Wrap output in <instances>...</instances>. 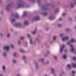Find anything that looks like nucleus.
<instances>
[{
    "mask_svg": "<svg viewBox=\"0 0 76 76\" xmlns=\"http://www.w3.org/2000/svg\"><path fill=\"white\" fill-rule=\"evenodd\" d=\"M29 7V5L25 3H24L23 1L19 0L18 3V8H27Z\"/></svg>",
    "mask_w": 76,
    "mask_h": 76,
    "instance_id": "1",
    "label": "nucleus"
},
{
    "mask_svg": "<svg viewBox=\"0 0 76 76\" xmlns=\"http://www.w3.org/2000/svg\"><path fill=\"white\" fill-rule=\"evenodd\" d=\"M15 18L12 19L11 21V23H12L14 26H22V24L21 23H15ZM14 23H15V24H14Z\"/></svg>",
    "mask_w": 76,
    "mask_h": 76,
    "instance_id": "2",
    "label": "nucleus"
},
{
    "mask_svg": "<svg viewBox=\"0 0 76 76\" xmlns=\"http://www.w3.org/2000/svg\"><path fill=\"white\" fill-rule=\"evenodd\" d=\"M51 4L50 3H47L45 4V6H43L42 8V10H48V8L50 6Z\"/></svg>",
    "mask_w": 76,
    "mask_h": 76,
    "instance_id": "3",
    "label": "nucleus"
},
{
    "mask_svg": "<svg viewBox=\"0 0 76 76\" xmlns=\"http://www.w3.org/2000/svg\"><path fill=\"white\" fill-rule=\"evenodd\" d=\"M75 5L76 6V1L75 2H71L70 4V7L71 8H74Z\"/></svg>",
    "mask_w": 76,
    "mask_h": 76,
    "instance_id": "4",
    "label": "nucleus"
},
{
    "mask_svg": "<svg viewBox=\"0 0 76 76\" xmlns=\"http://www.w3.org/2000/svg\"><path fill=\"white\" fill-rule=\"evenodd\" d=\"M34 63L35 66V69L37 70H38V69L39 68V66L38 63L37 62H34Z\"/></svg>",
    "mask_w": 76,
    "mask_h": 76,
    "instance_id": "5",
    "label": "nucleus"
},
{
    "mask_svg": "<svg viewBox=\"0 0 76 76\" xmlns=\"http://www.w3.org/2000/svg\"><path fill=\"white\" fill-rule=\"evenodd\" d=\"M12 6V4L11 3L9 4L6 7V9L7 10L9 11L10 10V9L11 6Z\"/></svg>",
    "mask_w": 76,
    "mask_h": 76,
    "instance_id": "6",
    "label": "nucleus"
},
{
    "mask_svg": "<svg viewBox=\"0 0 76 76\" xmlns=\"http://www.w3.org/2000/svg\"><path fill=\"white\" fill-rule=\"evenodd\" d=\"M65 48V45H63L60 48V53H63V51L64 50V48Z\"/></svg>",
    "mask_w": 76,
    "mask_h": 76,
    "instance_id": "7",
    "label": "nucleus"
},
{
    "mask_svg": "<svg viewBox=\"0 0 76 76\" xmlns=\"http://www.w3.org/2000/svg\"><path fill=\"white\" fill-rule=\"evenodd\" d=\"M76 42V40L74 39H72L71 41H69L67 43V44L70 45V44H71V42Z\"/></svg>",
    "mask_w": 76,
    "mask_h": 76,
    "instance_id": "8",
    "label": "nucleus"
},
{
    "mask_svg": "<svg viewBox=\"0 0 76 76\" xmlns=\"http://www.w3.org/2000/svg\"><path fill=\"white\" fill-rule=\"evenodd\" d=\"M11 16H15V18H19V15H18V13H16L15 14H14L13 13H12L11 14Z\"/></svg>",
    "mask_w": 76,
    "mask_h": 76,
    "instance_id": "9",
    "label": "nucleus"
},
{
    "mask_svg": "<svg viewBox=\"0 0 76 76\" xmlns=\"http://www.w3.org/2000/svg\"><path fill=\"white\" fill-rule=\"evenodd\" d=\"M40 19V18L39 16H37L34 18L33 19V21H35V20H38Z\"/></svg>",
    "mask_w": 76,
    "mask_h": 76,
    "instance_id": "10",
    "label": "nucleus"
},
{
    "mask_svg": "<svg viewBox=\"0 0 76 76\" xmlns=\"http://www.w3.org/2000/svg\"><path fill=\"white\" fill-rule=\"evenodd\" d=\"M39 61H40V62H42V64L43 65H44L45 64V59L44 58H43L42 59H39Z\"/></svg>",
    "mask_w": 76,
    "mask_h": 76,
    "instance_id": "11",
    "label": "nucleus"
},
{
    "mask_svg": "<svg viewBox=\"0 0 76 76\" xmlns=\"http://www.w3.org/2000/svg\"><path fill=\"white\" fill-rule=\"evenodd\" d=\"M69 45L72 48L70 50L71 52H73L75 50V48L74 47V46H73V45Z\"/></svg>",
    "mask_w": 76,
    "mask_h": 76,
    "instance_id": "12",
    "label": "nucleus"
},
{
    "mask_svg": "<svg viewBox=\"0 0 76 76\" xmlns=\"http://www.w3.org/2000/svg\"><path fill=\"white\" fill-rule=\"evenodd\" d=\"M4 48L5 50L9 51L10 47L9 46H5L4 47Z\"/></svg>",
    "mask_w": 76,
    "mask_h": 76,
    "instance_id": "13",
    "label": "nucleus"
},
{
    "mask_svg": "<svg viewBox=\"0 0 76 76\" xmlns=\"http://www.w3.org/2000/svg\"><path fill=\"white\" fill-rule=\"evenodd\" d=\"M50 69L53 74H54V72H55V69L54 68L51 67L50 68Z\"/></svg>",
    "mask_w": 76,
    "mask_h": 76,
    "instance_id": "14",
    "label": "nucleus"
},
{
    "mask_svg": "<svg viewBox=\"0 0 76 76\" xmlns=\"http://www.w3.org/2000/svg\"><path fill=\"white\" fill-rule=\"evenodd\" d=\"M30 43L31 44H36V42H33L32 43V39H30Z\"/></svg>",
    "mask_w": 76,
    "mask_h": 76,
    "instance_id": "15",
    "label": "nucleus"
},
{
    "mask_svg": "<svg viewBox=\"0 0 76 76\" xmlns=\"http://www.w3.org/2000/svg\"><path fill=\"white\" fill-rule=\"evenodd\" d=\"M38 3L39 6H40V5H42V2L40 0H38Z\"/></svg>",
    "mask_w": 76,
    "mask_h": 76,
    "instance_id": "16",
    "label": "nucleus"
},
{
    "mask_svg": "<svg viewBox=\"0 0 76 76\" xmlns=\"http://www.w3.org/2000/svg\"><path fill=\"white\" fill-rule=\"evenodd\" d=\"M0 36L1 38H3L4 37V34L3 33H1L0 31Z\"/></svg>",
    "mask_w": 76,
    "mask_h": 76,
    "instance_id": "17",
    "label": "nucleus"
},
{
    "mask_svg": "<svg viewBox=\"0 0 76 76\" xmlns=\"http://www.w3.org/2000/svg\"><path fill=\"white\" fill-rule=\"evenodd\" d=\"M55 18L53 16H51L49 17V19L50 20H53V19H55Z\"/></svg>",
    "mask_w": 76,
    "mask_h": 76,
    "instance_id": "18",
    "label": "nucleus"
},
{
    "mask_svg": "<svg viewBox=\"0 0 76 76\" xmlns=\"http://www.w3.org/2000/svg\"><path fill=\"white\" fill-rule=\"evenodd\" d=\"M19 51L20 53H25V51L23 49H21Z\"/></svg>",
    "mask_w": 76,
    "mask_h": 76,
    "instance_id": "19",
    "label": "nucleus"
},
{
    "mask_svg": "<svg viewBox=\"0 0 76 76\" xmlns=\"http://www.w3.org/2000/svg\"><path fill=\"white\" fill-rule=\"evenodd\" d=\"M24 25H27L28 24V21L26 20L24 21Z\"/></svg>",
    "mask_w": 76,
    "mask_h": 76,
    "instance_id": "20",
    "label": "nucleus"
},
{
    "mask_svg": "<svg viewBox=\"0 0 76 76\" xmlns=\"http://www.w3.org/2000/svg\"><path fill=\"white\" fill-rule=\"evenodd\" d=\"M62 57H63L64 59H66V58H67V55H64L62 56Z\"/></svg>",
    "mask_w": 76,
    "mask_h": 76,
    "instance_id": "21",
    "label": "nucleus"
},
{
    "mask_svg": "<svg viewBox=\"0 0 76 76\" xmlns=\"http://www.w3.org/2000/svg\"><path fill=\"white\" fill-rule=\"evenodd\" d=\"M7 37L8 38H9L10 37V33H8V34L7 35Z\"/></svg>",
    "mask_w": 76,
    "mask_h": 76,
    "instance_id": "22",
    "label": "nucleus"
},
{
    "mask_svg": "<svg viewBox=\"0 0 76 76\" xmlns=\"http://www.w3.org/2000/svg\"><path fill=\"white\" fill-rule=\"evenodd\" d=\"M65 31L66 32H69L70 31V28H66L65 29Z\"/></svg>",
    "mask_w": 76,
    "mask_h": 76,
    "instance_id": "23",
    "label": "nucleus"
},
{
    "mask_svg": "<svg viewBox=\"0 0 76 76\" xmlns=\"http://www.w3.org/2000/svg\"><path fill=\"white\" fill-rule=\"evenodd\" d=\"M3 55L4 57H6L7 56V53H6L5 52H4L3 53Z\"/></svg>",
    "mask_w": 76,
    "mask_h": 76,
    "instance_id": "24",
    "label": "nucleus"
},
{
    "mask_svg": "<svg viewBox=\"0 0 76 76\" xmlns=\"http://www.w3.org/2000/svg\"><path fill=\"white\" fill-rule=\"evenodd\" d=\"M64 34L63 33L61 34H60V36L61 37H64Z\"/></svg>",
    "mask_w": 76,
    "mask_h": 76,
    "instance_id": "25",
    "label": "nucleus"
},
{
    "mask_svg": "<svg viewBox=\"0 0 76 76\" xmlns=\"http://www.w3.org/2000/svg\"><path fill=\"white\" fill-rule=\"evenodd\" d=\"M36 32H37V29H36L35 31L32 33V34L34 35V34H36Z\"/></svg>",
    "mask_w": 76,
    "mask_h": 76,
    "instance_id": "26",
    "label": "nucleus"
},
{
    "mask_svg": "<svg viewBox=\"0 0 76 76\" xmlns=\"http://www.w3.org/2000/svg\"><path fill=\"white\" fill-rule=\"evenodd\" d=\"M39 40V38L38 37H36L35 39V41H38Z\"/></svg>",
    "mask_w": 76,
    "mask_h": 76,
    "instance_id": "27",
    "label": "nucleus"
},
{
    "mask_svg": "<svg viewBox=\"0 0 76 76\" xmlns=\"http://www.w3.org/2000/svg\"><path fill=\"white\" fill-rule=\"evenodd\" d=\"M58 26L59 28H60L62 26V25L61 24H58Z\"/></svg>",
    "mask_w": 76,
    "mask_h": 76,
    "instance_id": "28",
    "label": "nucleus"
},
{
    "mask_svg": "<svg viewBox=\"0 0 76 76\" xmlns=\"http://www.w3.org/2000/svg\"><path fill=\"white\" fill-rule=\"evenodd\" d=\"M12 61L14 63H16V60L15 59H13Z\"/></svg>",
    "mask_w": 76,
    "mask_h": 76,
    "instance_id": "29",
    "label": "nucleus"
},
{
    "mask_svg": "<svg viewBox=\"0 0 76 76\" xmlns=\"http://www.w3.org/2000/svg\"><path fill=\"white\" fill-rule=\"evenodd\" d=\"M26 14H27L26 12H24L23 14V16H25L26 15Z\"/></svg>",
    "mask_w": 76,
    "mask_h": 76,
    "instance_id": "30",
    "label": "nucleus"
},
{
    "mask_svg": "<svg viewBox=\"0 0 76 76\" xmlns=\"http://www.w3.org/2000/svg\"><path fill=\"white\" fill-rule=\"evenodd\" d=\"M48 14L46 12H44L43 13L42 15L43 16H46V15H47Z\"/></svg>",
    "mask_w": 76,
    "mask_h": 76,
    "instance_id": "31",
    "label": "nucleus"
},
{
    "mask_svg": "<svg viewBox=\"0 0 76 76\" xmlns=\"http://www.w3.org/2000/svg\"><path fill=\"white\" fill-rule=\"evenodd\" d=\"M59 10L58 9H56L55 10V13H57V12H58Z\"/></svg>",
    "mask_w": 76,
    "mask_h": 76,
    "instance_id": "32",
    "label": "nucleus"
},
{
    "mask_svg": "<svg viewBox=\"0 0 76 76\" xmlns=\"http://www.w3.org/2000/svg\"><path fill=\"white\" fill-rule=\"evenodd\" d=\"M53 39H54V41H55V40H56V36H53Z\"/></svg>",
    "mask_w": 76,
    "mask_h": 76,
    "instance_id": "33",
    "label": "nucleus"
},
{
    "mask_svg": "<svg viewBox=\"0 0 76 76\" xmlns=\"http://www.w3.org/2000/svg\"><path fill=\"white\" fill-rule=\"evenodd\" d=\"M45 64H49V61H47L46 62H45Z\"/></svg>",
    "mask_w": 76,
    "mask_h": 76,
    "instance_id": "34",
    "label": "nucleus"
},
{
    "mask_svg": "<svg viewBox=\"0 0 76 76\" xmlns=\"http://www.w3.org/2000/svg\"><path fill=\"white\" fill-rule=\"evenodd\" d=\"M65 40H67L69 39V37H65Z\"/></svg>",
    "mask_w": 76,
    "mask_h": 76,
    "instance_id": "35",
    "label": "nucleus"
},
{
    "mask_svg": "<svg viewBox=\"0 0 76 76\" xmlns=\"http://www.w3.org/2000/svg\"><path fill=\"white\" fill-rule=\"evenodd\" d=\"M16 53H15L13 54V56L14 57H15L16 56Z\"/></svg>",
    "mask_w": 76,
    "mask_h": 76,
    "instance_id": "36",
    "label": "nucleus"
},
{
    "mask_svg": "<svg viewBox=\"0 0 76 76\" xmlns=\"http://www.w3.org/2000/svg\"><path fill=\"white\" fill-rule=\"evenodd\" d=\"M18 44H21V41L20 40H18Z\"/></svg>",
    "mask_w": 76,
    "mask_h": 76,
    "instance_id": "37",
    "label": "nucleus"
},
{
    "mask_svg": "<svg viewBox=\"0 0 76 76\" xmlns=\"http://www.w3.org/2000/svg\"><path fill=\"white\" fill-rule=\"evenodd\" d=\"M26 59V57L25 56H23V60H25Z\"/></svg>",
    "mask_w": 76,
    "mask_h": 76,
    "instance_id": "38",
    "label": "nucleus"
},
{
    "mask_svg": "<svg viewBox=\"0 0 76 76\" xmlns=\"http://www.w3.org/2000/svg\"><path fill=\"white\" fill-rule=\"evenodd\" d=\"M2 68L3 69V70H5V69H6V68H5V66H4Z\"/></svg>",
    "mask_w": 76,
    "mask_h": 76,
    "instance_id": "39",
    "label": "nucleus"
},
{
    "mask_svg": "<svg viewBox=\"0 0 76 76\" xmlns=\"http://www.w3.org/2000/svg\"><path fill=\"white\" fill-rule=\"evenodd\" d=\"M47 54H50V51H48H48H47Z\"/></svg>",
    "mask_w": 76,
    "mask_h": 76,
    "instance_id": "40",
    "label": "nucleus"
},
{
    "mask_svg": "<svg viewBox=\"0 0 76 76\" xmlns=\"http://www.w3.org/2000/svg\"><path fill=\"white\" fill-rule=\"evenodd\" d=\"M67 67L68 68L71 67V65H69V64H68V65H67Z\"/></svg>",
    "mask_w": 76,
    "mask_h": 76,
    "instance_id": "41",
    "label": "nucleus"
},
{
    "mask_svg": "<svg viewBox=\"0 0 76 76\" xmlns=\"http://www.w3.org/2000/svg\"><path fill=\"white\" fill-rule=\"evenodd\" d=\"M69 20L70 21H72V18H69Z\"/></svg>",
    "mask_w": 76,
    "mask_h": 76,
    "instance_id": "42",
    "label": "nucleus"
},
{
    "mask_svg": "<svg viewBox=\"0 0 76 76\" xmlns=\"http://www.w3.org/2000/svg\"><path fill=\"white\" fill-rule=\"evenodd\" d=\"M54 57L55 59H57V56H54Z\"/></svg>",
    "mask_w": 76,
    "mask_h": 76,
    "instance_id": "43",
    "label": "nucleus"
},
{
    "mask_svg": "<svg viewBox=\"0 0 76 76\" xmlns=\"http://www.w3.org/2000/svg\"><path fill=\"white\" fill-rule=\"evenodd\" d=\"M66 13H63V14H62V16H65V15H66Z\"/></svg>",
    "mask_w": 76,
    "mask_h": 76,
    "instance_id": "44",
    "label": "nucleus"
},
{
    "mask_svg": "<svg viewBox=\"0 0 76 76\" xmlns=\"http://www.w3.org/2000/svg\"><path fill=\"white\" fill-rule=\"evenodd\" d=\"M62 41H64V40H66V39L65 38V37H64L62 38Z\"/></svg>",
    "mask_w": 76,
    "mask_h": 76,
    "instance_id": "45",
    "label": "nucleus"
},
{
    "mask_svg": "<svg viewBox=\"0 0 76 76\" xmlns=\"http://www.w3.org/2000/svg\"><path fill=\"white\" fill-rule=\"evenodd\" d=\"M11 46L12 48H13V47H14V46H13V45L12 44H11Z\"/></svg>",
    "mask_w": 76,
    "mask_h": 76,
    "instance_id": "46",
    "label": "nucleus"
},
{
    "mask_svg": "<svg viewBox=\"0 0 76 76\" xmlns=\"http://www.w3.org/2000/svg\"><path fill=\"white\" fill-rule=\"evenodd\" d=\"M20 39H24V37H21L20 38Z\"/></svg>",
    "mask_w": 76,
    "mask_h": 76,
    "instance_id": "47",
    "label": "nucleus"
},
{
    "mask_svg": "<svg viewBox=\"0 0 76 76\" xmlns=\"http://www.w3.org/2000/svg\"><path fill=\"white\" fill-rule=\"evenodd\" d=\"M27 36H28V37H29V38L31 37V36L28 34H27Z\"/></svg>",
    "mask_w": 76,
    "mask_h": 76,
    "instance_id": "48",
    "label": "nucleus"
},
{
    "mask_svg": "<svg viewBox=\"0 0 76 76\" xmlns=\"http://www.w3.org/2000/svg\"><path fill=\"white\" fill-rule=\"evenodd\" d=\"M48 54H45L44 55V56L45 57H47V56H48Z\"/></svg>",
    "mask_w": 76,
    "mask_h": 76,
    "instance_id": "49",
    "label": "nucleus"
},
{
    "mask_svg": "<svg viewBox=\"0 0 76 76\" xmlns=\"http://www.w3.org/2000/svg\"><path fill=\"white\" fill-rule=\"evenodd\" d=\"M59 20L60 21V20H62V18H59Z\"/></svg>",
    "mask_w": 76,
    "mask_h": 76,
    "instance_id": "50",
    "label": "nucleus"
},
{
    "mask_svg": "<svg viewBox=\"0 0 76 76\" xmlns=\"http://www.w3.org/2000/svg\"><path fill=\"white\" fill-rule=\"evenodd\" d=\"M31 1L33 2V3H34V1H35V0H31Z\"/></svg>",
    "mask_w": 76,
    "mask_h": 76,
    "instance_id": "51",
    "label": "nucleus"
},
{
    "mask_svg": "<svg viewBox=\"0 0 76 76\" xmlns=\"http://www.w3.org/2000/svg\"><path fill=\"white\" fill-rule=\"evenodd\" d=\"M1 15H3V12L2 11H1Z\"/></svg>",
    "mask_w": 76,
    "mask_h": 76,
    "instance_id": "52",
    "label": "nucleus"
},
{
    "mask_svg": "<svg viewBox=\"0 0 76 76\" xmlns=\"http://www.w3.org/2000/svg\"><path fill=\"white\" fill-rule=\"evenodd\" d=\"M37 42H38V43H40V42H41V41H40V40H38L37 41Z\"/></svg>",
    "mask_w": 76,
    "mask_h": 76,
    "instance_id": "53",
    "label": "nucleus"
},
{
    "mask_svg": "<svg viewBox=\"0 0 76 76\" xmlns=\"http://www.w3.org/2000/svg\"><path fill=\"white\" fill-rule=\"evenodd\" d=\"M73 60H76V57H74L73 58Z\"/></svg>",
    "mask_w": 76,
    "mask_h": 76,
    "instance_id": "54",
    "label": "nucleus"
},
{
    "mask_svg": "<svg viewBox=\"0 0 76 76\" xmlns=\"http://www.w3.org/2000/svg\"><path fill=\"white\" fill-rule=\"evenodd\" d=\"M72 73H73V74L75 73V71H73L72 72Z\"/></svg>",
    "mask_w": 76,
    "mask_h": 76,
    "instance_id": "55",
    "label": "nucleus"
},
{
    "mask_svg": "<svg viewBox=\"0 0 76 76\" xmlns=\"http://www.w3.org/2000/svg\"><path fill=\"white\" fill-rule=\"evenodd\" d=\"M0 76H4L3 75V74H0Z\"/></svg>",
    "mask_w": 76,
    "mask_h": 76,
    "instance_id": "56",
    "label": "nucleus"
},
{
    "mask_svg": "<svg viewBox=\"0 0 76 76\" xmlns=\"http://www.w3.org/2000/svg\"><path fill=\"white\" fill-rule=\"evenodd\" d=\"M2 2V0H0V4Z\"/></svg>",
    "mask_w": 76,
    "mask_h": 76,
    "instance_id": "57",
    "label": "nucleus"
},
{
    "mask_svg": "<svg viewBox=\"0 0 76 76\" xmlns=\"http://www.w3.org/2000/svg\"><path fill=\"white\" fill-rule=\"evenodd\" d=\"M54 41H52V42H51L50 43L51 44H53V42Z\"/></svg>",
    "mask_w": 76,
    "mask_h": 76,
    "instance_id": "58",
    "label": "nucleus"
},
{
    "mask_svg": "<svg viewBox=\"0 0 76 76\" xmlns=\"http://www.w3.org/2000/svg\"><path fill=\"white\" fill-rule=\"evenodd\" d=\"M17 76H21L20 75V74H18V75H17Z\"/></svg>",
    "mask_w": 76,
    "mask_h": 76,
    "instance_id": "59",
    "label": "nucleus"
},
{
    "mask_svg": "<svg viewBox=\"0 0 76 76\" xmlns=\"http://www.w3.org/2000/svg\"><path fill=\"white\" fill-rule=\"evenodd\" d=\"M74 1H72V2L76 1V0H73Z\"/></svg>",
    "mask_w": 76,
    "mask_h": 76,
    "instance_id": "60",
    "label": "nucleus"
},
{
    "mask_svg": "<svg viewBox=\"0 0 76 76\" xmlns=\"http://www.w3.org/2000/svg\"><path fill=\"white\" fill-rule=\"evenodd\" d=\"M48 30H49V29H48V28L46 29L47 31H48Z\"/></svg>",
    "mask_w": 76,
    "mask_h": 76,
    "instance_id": "61",
    "label": "nucleus"
},
{
    "mask_svg": "<svg viewBox=\"0 0 76 76\" xmlns=\"http://www.w3.org/2000/svg\"><path fill=\"white\" fill-rule=\"evenodd\" d=\"M26 62H27V61H25L24 62L26 63Z\"/></svg>",
    "mask_w": 76,
    "mask_h": 76,
    "instance_id": "62",
    "label": "nucleus"
},
{
    "mask_svg": "<svg viewBox=\"0 0 76 76\" xmlns=\"http://www.w3.org/2000/svg\"><path fill=\"white\" fill-rule=\"evenodd\" d=\"M1 20V18L0 17V20Z\"/></svg>",
    "mask_w": 76,
    "mask_h": 76,
    "instance_id": "63",
    "label": "nucleus"
},
{
    "mask_svg": "<svg viewBox=\"0 0 76 76\" xmlns=\"http://www.w3.org/2000/svg\"><path fill=\"white\" fill-rule=\"evenodd\" d=\"M67 51V50H65V52L66 53V52Z\"/></svg>",
    "mask_w": 76,
    "mask_h": 76,
    "instance_id": "64",
    "label": "nucleus"
}]
</instances>
